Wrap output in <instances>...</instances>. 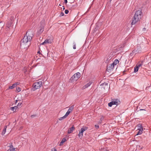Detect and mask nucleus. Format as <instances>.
Returning a JSON list of instances; mask_svg holds the SVG:
<instances>
[{
	"mask_svg": "<svg viewBox=\"0 0 151 151\" xmlns=\"http://www.w3.org/2000/svg\"><path fill=\"white\" fill-rule=\"evenodd\" d=\"M142 16V13L141 10L136 11L134 16L131 19V25H135L139 21Z\"/></svg>",
	"mask_w": 151,
	"mask_h": 151,
	"instance_id": "nucleus-1",
	"label": "nucleus"
},
{
	"mask_svg": "<svg viewBox=\"0 0 151 151\" xmlns=\"http://www.w3.org/2000/svg\"><path fill=\"white\" fill-rule=\"evenodd\" d=\"M32 39V37L29 36V35L27 34V32L25 35H24V38L21 41V46L22 45H24V44L30 41Z\"/></svg>",
	"mask_w": 151,
	"mask_h": 151,
	"instance_id": "nucleus-2",
	"label": "nucleus"
},
{
	"mask_svg": "<svg viewBox=\"0 0 151 151\" xmlns=\"http://www.w3.org/2000/svg\"><path fill=\"white\" fill-rule=\"evenodd\" d=\"M81 77V74L78 72L74 74L71 78L70 80L73 81L77 80Z\"/></svg>",
	"mask_w": 151,
	"mask_h": 151,
	"instance_id": "nucleus-3",
	"label": "nucleus"
},
{
	"mask_svg": "<svg viewBox=\"0 0 151 151\" xmlns=\"http://www.w3.org/2000/svg\"><path fill=\"white\" fill-rule=\"evenodd\" d=\"M42 85V82L41 81L35 82L33 85V88L35 90L39 88Z\"/></svg>",
	"mask_w": 151,
	"mask_h": 151,
	"instance_id": "nucleus-4",
	"label": "nucleus"
},
{
	"mask_svg": "<svg viewBox=\"0 0 151 151\" xmlns=\"http://www.w3.org/2000/svg\"><path fill=\"white\" fill-rule=\"evenodd\" d=\"M101 88H103L104 89L108 88L109 86L108 85V83H107L104 82L102 83H101L100 85Z\"/></svg>",
	"mask_w": 151,
	"mask_h": 151,
	"instance_id": "nucleus-5",
	"label": "nucleus"
},
{
	"mask_svg": "<svg viewBox=\"0 0 151 151\" xmlns=\"http://www.w3.org/2000/svg\"><path fill=\"white\" fill-rule=\"evenodd\" d=\"M114 68V66L112 64H111L107 66V70L108 71L112 70Z\"/></svg>",
	"mask_w": 151,
	"mask_h": 151,
	"instance_id": "nucleus-6",
	"label": "nucleus"
},
{
	"mask_svg": "<svg viewBox=\"0 0 151 151\" xmlns=\"http://www.w3.org/2000/svg\"><path fill=\"white\" fill-rule=\"evenodd\" d=\"M42 22H41V26L40 27V29L39 31L40 32H42L44 31V23H43Z\"/></svg>",
	"mask_w": 151,
	"mask_h": 151,
	"instance_id": "nucleus-7",
	"label": "nucleus"
},
{
	"mask_svg": "<svg viewBox=\"0 0 151 151\" xmlns=\"http://www.w3.org/2000/svg\"><path fill=\"white\" fill-rule=\"evenodd\" d=\"M75 129V128L74 126L73 125L72 126V127L70 128L68 130V134H70L72 133L73 131Z\"/></svg>",
	"mask_w": 151,
	"mask_h": 151,
	"instance_id": "nucleus-8",
	"label": "nucleus"
},
{
	"mask_svg": "<svg viewBox=\"0 0 151 151\" xmlns=\"http://www.w3.org/2000/svg\"><path fill=\"white\" fill-rule=\"evenodd\" d=\"M18 83H14L11 86H10L9 87V88L11 89H12L14 88H15V87H16V86L18 85Z\"/></svg>",
	"mask_w": 151,
	"mask_h": 151,
	"instance_id": "nucleus-9",
	"label": "nucleus"
},
{
	"mask_svg": "<svg viewBox=\"0 0 151 151\" xmlns=\"http://www.w3.org/2000/svg\"><path fill=\"white\" fill-rule=\"evenodd\" d=\"M52 42V40L51 39H46L44 41V43L46 44L51 43Z\"/></svg>",
	"mask_w": 151,
	"mask_h": 151,
	"instance_id": "nucleus-10",
	"label": "nucleus"
},
{
	"mask_svg": "<svg viewBox=\"0 0 151 151\" xmlns=\"http://www.w3.org/2000/svg\"><path fill=\"white\" fill-rule=\"evenodd\" d=\"M18 108V107L17 106H15L13 107H11L10 109L14 112H15L17 109Z\"/></svg>",
	"mask_w": 151,
	"mask_h": 151,
	"instance_id": "nucleus-11",
	"label": "nucleus"
},
{
	"mask_svg": "<svg viewBox=\"0 0 151 151\" xmlns=\"http://www.w3.org/2000/svg\"><path fill=\"white\" fill-rule=\"evenodd\" d=\"M119 61L117 59H116L114 61V62L112 64L113 65H114V66L115 65H116L118 63H119Z\"/></svg>",
	"mask_w": 151,
	"mask_h": 151,
	"instance_id": "nucleus-12",
	"label": "nucleus"
},
{
	"mask_svg": "<svg viewBox=\"0 0 151 151\" xmlns=\"http://www.w3.org/2000/svg\"><path fill=\"white\" fill-rule=\"evenodd\" d=\"M15 149L13 147V146L12 145H11L10 146L9 149L7 151H14Z\"/></svg>",
	"mask_w": 151,
	"mask_h": 151,
	"instance_id": "nucleus-13",
	"label": "nucleus"
},
{
	"mask_svg": "<svg viewBox=\"0 0 151 151\" xmlns=\"http://www.w3.org/2000/svg\"><path fill=\"white\" fill-rule=\"evenodd\" d=\"M83 132L81 130L80 131L78 136L80 138L82 137L83 135Z\"/></svg>",
	"mask_w": 151,
	"mask_h": 151,
	"instance_id": "nucleus-14",
	"label": "nucleus"
},
{
	"mask_svg": "<svg viewBox=\"0 0 151 151\" xmlns=\"http://www.w3.org/2000/svg\"><path fill=\"white\" fill-rule=\"evenodd\" d=\"M91 83L90 82H89V83L86 84V85H85V86H84L83 87V88H88L91 85Z\"/></svg>",
	"mask_w": 151,
	"mask_h": 151,
	"instance_id": "nucleus-15",
	"label": "nucleus"
},
{
	"mask_svg": "<svg viewBox=\"0 0 151 151\" xmlns=\"http://www.w3.org/2000/svg\"><path fill=\"white\" fill-rule=\"evenodd\" d=\"M6 128L7 126H5V127H4L2 133V135H4L6 132Z\"/></svg>",
	"mask_w": 151,
	"mask_h": 151,
	"instance_id": "nucleus-16",
	"label": "nucleus"
},
{
	"mask_svg": "<svg viewBox=\"0 0 151 151\" xmlns=\"http://www.w3.org/2000/svg\"><path fill=\"white\" fill-rule=\"evenodd\" d=\"M88 129V127H83L82 128H81V130L83 132L87 130Z\"/></svg>",
	"mask_w": 151,
	"mask_h": 151,
	"instance_id": "nucleus-17",
	"label": "nucleus"
},
{
	"mask_svg": "<svg viewBox=\"0 0 151 151\" xmlns=\"http://www.w3.org/2000/svg\"><path fill=\"white\" fill-rule=\"evenodd\" d=\"M65 141H66V139L65 138H63L62 139L61 142H60V145L61 146L64 143Z\"/></svg>",
	"mask_w": 151,
	"mask_h": 151,
	"instance_id": "nucleus-18",
	"label": "nucleus"
},
{
	"mask_svg": "<svg viewBox=\"0 0 151 151\" xmlns=\"http://www.w3.org/2000/svg\"><path fill=\"white\" fill-rule=\"evenodd\" d=\"M73 108H74V106L73 105H72L71 106H70L69 107L68 110L69 111H70L71 112L73 110Z\"/></svg>",
	"mask_w": 151,
	"mask_h": 151,
	"instance_id": "nucleus-19",
	"label": "nucleus"
},
{
	"mask_svg": "<svg viewBox=\"0 0 151 151\" xmlns=\"http://www.w3.org/2000/svg\"><path fill=\"white\" fill-rule=\"evenodd\" d=\"M139 68L137 66H135L134 68V72H136L138 71Z\"/></svg>",
	"mask_w": 151,
	"mask_h": 151,
	"instance_id": "nucleus-20",
	"label": "nucleus"
},
{
	"mask_svg": "<svg viewBox=\"0 0 151 151\" xmlns=\"http://www.w3.org/2000/svg\"><path fill=\"white\" fill-rule=\"evenodd\" d=\"M66 117L65 116H63V117H60V118L59 119L60 120H62L65 118H66Z\"/></svg>",
	"mask_w": 151,
	"mask_h": 151,
	"instance_id": "nucleus-21",
	"label": "nucleus"
},
{
	"mask_svg": "<svg viewBox=\"0 0 151 151\" xmlns=\"http://www.w3.org/2000/svg\"><path fill=\"white\" fill-rule=\"evenodd\" d=\"M17 91L18 92H19L21 90V88L19 87H17L16 88Z\"/></svg>",
	"mask_w": 151,
	"mask_h": 151,
	"instance_id": "nucleus-22",
	"label": "nucleus"
},
{
	"mask_svg": "<svg viewBox=\"0 0 151 151\" xmlns=\"http://www.w3.org/2000/svg\"><path fill=\"white\" fill-rule=\"evenodd\" d=\"M113 105V104L112 101L108 104V106L109 107H111Z\"/></svg>",
	"mask_w": 151,
	"mask_h": 151,
	"instance_id": "nucleus-23",
	"label": "nucleus"
},
{
	"mask_svg": "<svg viewBox=\"0 0 151 151\" xmlns=\"http://www.w3.org/2000/svg\"><path fill=\"white\" fill-rule=\"evenodd\" d=\"M113 105H117L118 102L117 101H112Z\"/></svg>",
	"mask_w": 151,
	"mask_h": 151,
	"instance_id": "nucleus-24",
	"label": "nucleus"
},
{
	"mask_svg": "<svg viewBox=\"0 0 151 151\" xmlns=\"http://www.w3.org/2000/svg\"><path fill=\"white\" fill-rule=\"evenodd\" d=\"M64 13L63 12H61L60 14V17H62V16H63L64 15Z\"/></svg>",
	"mask_w": 151,
	"mask_h": 151,
	"instance_id": "nucleus-25",
	"label": "nucleus"
},
{
	"mask_svg": "<svg viewBox=\"0 0 151 151\" xmlns=\"http://www.w3.org/2000/svg\"><path fill=\"white\" fill-rule=\"evenodd\" d=\"M69 114L68 113V112H67L64 116H65V117H67Z\"/></svg>",
	"mask_w": 151,
	"mask_h": 151,
	"instance_id": "nucleus-26",
	"label": "nucleus"
},
{
	"mask_svg": "<svg viewBox=\"0 0 151 151\" xmlns=\"http://www.w3.org/2000/svg\"><path fill=\"white\" fill-rule=\"evenodd\" d=\"M65 14H68V13L69 11L68 10H67V9L65 10Z\"/></svg>",
	"mask_w": 151,
	"mask_h": 151,
	"instance_id": "nucleus-27",
	"label": "nucleus"
},
{
	"mask_svg": "<svg viewBox=\"0 0 151 151\" xmlns=\"http://www.w3.org/2000/svg\"><path fill=\"white\" fill-rule=\"evenodd\" d=\"M95 127L97 129H98L99 128V125H96V124L95 125Z\"/></svg>",
	"mask_w": 151,
	"mask_h": 151,
	"instance_id": "nucleus-28",
	"label": "nucleus"
},
{
	"mask_svg": "<svg viewBox=\"0 0 151 151\" xmlns=\"http://www.w3.org/2000/svg\"><path fill=\"white\" fill-rule=\"evenodd\" d=\"M142 134V132H140V131L138 132V133L137 134V135H139Z\"/></svg>",
	"mask_w": 151,
	"mask_h": 151,
	"instance_id": "nucleus-29",
	"label": "nucleus"
},
{
	"mask_svg": "<svg viewBox=\"0 0 151 151\" xmlns=\"http://www.w3.org/2000/svg\"><path fill=\"white\" fill-rule=\"evenodd\" d=\"M21 104H22V103H18V105H17V107L18 106H19L21 105Z\"/></svg>",
	"mask_w": 151,
	"mask_h": 151,
	"instance_id": "nucleus-30",
	"label": "nucleus"
},
{
	"mask_svg": "<svg viewBox=\"0 0 151 151\" xmlns=\"http://www.w3.org/2000/svg\"><path fill=\"white\" fill-rule=\"evenodd\" d=\"M51 151H57V150L56 149H55V148H54V150H53V149H52L51 150Z\"/></svg>",
	"mask_w": 151,
	"mask_h": 151,
	"instance_id": "nucleus-31",
	"label": "nucleus"
},
{
	"mask_svg": "<svg viewBox=\"0 0 151 151\" xmlns=\"http://www.w3.org/2000/svg\"><path fill=\"white\" fill-rule=\"evenodd\" d=\"M67 2H68L67 0H64V2H65V4H66Z\"/></svg>",
	"mask_w": 151,
	"mask_h": 151,
	"instance_id": "nucleus-32",
	"label": "nucleus"
},
{
	"mask_svg": "<svg viewBox=\"0 0 151 151\" xmlns=\"http://www.w3.org/2000/svg\"><path fill=\"white\" fill-rule=\"evenodd\" d=\"M141 65H142V64H139V65H138V66H137V67H138V68H139L140 66H141Z\"/></svg>",
	"mask_w": 151,
	"mask_h": 151,
	"instance_id": "nucleus-33",
	"label": "nucleus"
},
{
	"mask_svg": "<svg viewBox=\"0 0 151 151\" xmlns=\"http://www.w3.org/2000/svg\"><path fill=\"white\" fill-rule=\"evenodd\" d=\"M73 48L74 49H76V45H74L73 46Z\"/></svg>",
	"mask_w": 151,
	"mask_h": 151,
	"instance_id": "nucleus-34",
	"label": "nucleus"
},
{
	"mask_svg": "<svg viewBox=\"0 0 151 151\" xmlns=\"http://www.w3.org/2000/svg\"><path fill=\"white\" fill-rule=\"evenodd\" d=\"M134 51L135 52H139V51H138L137 50H136V49H134Z\"/></svg>",
	"mask_w": 151,
	"mask_h": 151,
	"instance_id": "nucleus-35",
	"label": "nucleus"
},
{
	"mask_svg": "<svg viewBox=\"0 0 151 151\" xmlns=\"http://www.w3.org/2000/svg\"><path fill=\"white\" fill-rule=\"evenodd\" d=\"M141 64H142V65H143V61H142L141 62V63H140Z\"/></svg>",
	"mask_w": 151,
	"mask_h": 151,
	"instance_id": "nucleus-36",
	"label": "nucleus"
},
{
	"mask_svg": "<svg viewBox=\"0 0 151 151\" xmlns=\"http://www.w3.org/2000/svg\"><path fill=\"white\" fill-rule=\"evenodd\" d=\"M68 112V113L69 114L71 112L70 111H68H68H67Z\"/></svg>",
	"mask_w": 151,
	"mask_h": 151,
	"instance_id": "nucleus-37",
	"label": "nucleus"
},
{
	"mask_svg": "<svg viewBox=\"0 0 151 151\" xmlns=\"http://www.w3.org/2000/svg\"><path fill=\"white\" fill-rule=\"evenodd\" d=\"M151 65V63H148V65Z\"/></svg>",
	"mask_w": 151,
	"mask_h": 151,
	"instance_id": "nucleus-38",
	"label": "nucleus"
},
{
	"mask_svg": "<svg viewBox=\"0 0 151 151\" xmlns=\"http://www.w3.org/2000/svg\"><path fill=\"white\" fill-rule=\"evenodd\" d=\"M45 44H46V43H44V42L41 44L42 45H43Z\"/></svg>",
	"mask_w": 151,
	"mask_h": 151,
	"instance_id": "nucleus-39",
	"label": "nucleus"
},
{
	"mask_svg": "<svg viewBox=\"0 0 151 151\" xmlns=\"http://www.w3.org/2000/svg\"><path fill=\"white\" fill-rule=\"evenodd\" d=\"M35 116L34 115H32L31 116L32 117H34V116Z\"/></svg>",
	"mask_w": 151,
	"mask_h": 151,
	"instance_id": "nucleus-40",
	"label": "nucleus"
},
{
	"mask_svg": "<svg viewBox=\"0 0 151 151\" xmlns=\"http://www.w3.org/2000/svg\"><path fill=\"white\" fill-rule=\"evenodd\" d=\"M18 101V100H16V102H15V103L16 104L17 103V102Z\"/></svg>",
	"mask_w": 151,
	"mask_h": 151,
	"instance_id": "nucleus-41",
	"label": "nucleus"
},
{
	"mask_svg": "<svg viewBox=\"0 0 151 151\" xmlns=\"http://www.w3.org/2000/svg\"><path fill=\"white\" fill-rule=\"evenodd\" d=\"M63 10H64L65 9L64 6H63Z\"/></svg>",
	"mask_w": 151,
	"mask_h": 151,
	"instance_id": "nucleus-42",
	"label": "nucleus"
},
{
	"mask_svg": "<svg viewBox=\"0 0 151 151\" xmlns=\"http://www.w3.org/2000/svg\"><path fill=\"white\" fill-rule=\"evenodd\" d=\"M37 53L40 54V51H39L37 52Z\"/></svg>",
	"mask_w": 151,
	"mask_h": 151,
	"instance_id": "nucleus-43",
	"label": "nucleus"
},
{
	"mask_svg": "<svg viewBox=\"0 0 151 151\" xmlns=\"http://www.w3.org/2000/svg\"><path fill=\"white\" fill-rule=\"evenodd\" d=\"M145 110L144 109H140V110Z\"/></svg>",
	"mask_w": 151,
	"mask_h": 151,
	"instance_id": "nucleus-44",
	"label": "nucleus"
},
{
	"mask_svg": "<svg viewBox=\"0 0 151 151\" xmlns=\"http://www.w3.org/2000/svg\"><path fill=\"white\" fill-rule=\"evenodd\" d=\"M7 27H9V26H7Z\"/></svg>",
	"mask_w": 151,
	"mask_h": 151,
	"instance_id": "nucleus-45",
	"label": "nucleus"
},
{
	"mask_svg": "<svg viewBox=\"0 0 151 151\" xmlns=\"http://www.w3.org/2000/svg\"><path fill=\"white\" fill-rule=\"evenodd\" d=\"M59 6H61V5L60 4H59Z\"/></svg>",
	"mask_w": 151,
	"mask_h": 151,
	"instance_id": "nucleus-46",
	"label": "nucleus"
}]
</instances>
